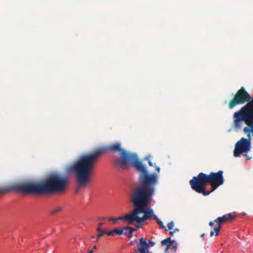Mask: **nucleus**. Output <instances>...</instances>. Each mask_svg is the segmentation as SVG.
Instances as JSON below:
<instances>
[{"mask_svg":"<svg viewBox=\"0 0 253 253\" xmlns=\"http://www.w3.org/2000/svg\"><path fill=\"white\" fill-rule=\"evenodd\" d=\"M191 188L197 192H202L204 187L208 184L206 174L200 173L197 176L193 177L189 181Z\"/></svg>","mask_w":253,"mask_h":253,"instance_id":"obj_6","label":"nucleus"},{"mask_svg":"<svg viewBox=\"0 0 253 253\" xmlns=\"http://www.w3.org/2000/svg\"><path fill=\"white\" fill-rule=\"evenodd\" d=\"M139 253L137 251V249H135L134 252L133 253Z\"/></svg>","mask_w":253,"mask_h":253,"instance_id":"obj_26","label":"nucleus"},{"mask_svg":"<svg viewBox=\"0 0 253 253\" xmlns=\"http://www.w3.org/2000/svg\"><path fill=\"white\" fill-rule=\"evenodd\" d=\"M174 226V223L172 221L168 224V228L169 230H171Z\"/></svg>","mask_w":253,"mask_h":253,"instance_id":"obj_20","label":"nucleus"},{"mask_svg":"<svg viewBox=\"0 0 253 253\" xmlns=\"http://www.w3.org/2000/svg\"><path fill=\"white\" fill-rule=\"evenodd\" d=\"M129 215H130V212L125 214L123 216H120L118 218L109 217L108 220L109 221H112L114 223H116L118 220H122L127 222L128 224H132L131 221L127 219V216Z\"/></svg>","mask_w":253,"mask_h":253,"instance_id":"obj_9","label":"nucleus"},{"mask_svg":"<svg viewBox=\"0 0 253 253\" xmlns=\"http://www.w3.org/2000/svg\"><path fill=\"white\" fill-rule=\"evenodd\" d=\"M106 219V218H105V217H103V218H100L99 219Z\"/></svg>","mask_w":253,"mask_h":253,"instance_id":"obj_34","label":"nucleus"},{"mask_svg":"<svg viewBox=\"0 0 253 253\" xmlns=\"http://www.w3.org/2000/svg\"><path fill=\"white\" fill-rule=\"evenodd\" d=\"M121 153L120 158L115 160L118 167L125 169L132 166L139 172V175L148 173L145 166L140 161L135 154L126 152L121 148L120 143H115L106 146L99 147L93 151L81 156L68 170L75 174L78 184L82 186L89 182L93 169L100 156L108 152Z\"/></svg>","mask_w":253,"mask_h":253,"instance_id":"obj_1","label":"nucleus"},{"mask_svg":"<svg viewBox=\"0 0 253 253\" xmlns=\"http://www.w3.org/2000/svg\"><path fill=\"white\" fill-rule=\"evenodd\" d=\"M172 248L174 249V251L176 250V246H173Z\"/></svg>","mask_w":253,"mask_h":253,"instance_id":"obj_30","label":"nucleus"},{"mask_svg":"<svg viewBox=\"0 0 253 253\" xmlns=\"http://www.w3.org/2000/svg\"><path fill=\"white\" fill-rule=\"evenodd\" d=\"M105 234H107L108 236H113L114 234V232H113V229L108 231H106Z\"/></svg>","mask_w":253,"mask_h":253,"instance_id":"obj_21","label":"nucleus"},{"mask_svg":"<svg viewBox=\"0 0 253 253\" xmlns=\"http://www.w3.org/2000/svg\"><path fill=\"white\" fill-rule=\"evenodd\" d=\"M121 230L123 231V234L127 235L128 238H131L132 236V233L135 230V229L128 226H126L121 228Z\"/></svg>","mask_w":253,"mask_h":253,"instance_id":"obj_10","label":"nucleus"},{"mask_svg":"<svg viewBox=\"0 0 253 253\" xmlns=\"http://www.w3.org/2000/svg\"><path fill=\"white\" fill-rule=\"evenodd\" d=\"M15 190H16V189L15 183L7 186L0 187V193Z\"/></svg>","mask_w":253,"mask_h":253,"instance_id":"obj_11","label":"nucleus"},{"mask_svg":"<svg viewBox=\"0 0 253 253\" xmlns=\"http://www.w3.org/2000/svg\"><path fill=\"white\" fill-rule=\"evenodd\" d=\"M99 233H98V234H97L96 235V237L97 238V240L96 241H97L98 240V239L101 237L102 236H103L105 233H106V231H104V230H101L100 231H99Z\"/></svg>","mask_w":253,"mask_h":253,"instance_id":"obj_18","label":"nucleus"},{"mask_svg":"<svg viewBox=\"0 0 253 253\" xmlns=\"http://www.w3.org/2000/svg\"><path fill=\"white\" fill-rule=\"evenodd\" d=\"M148 244H149V245H150L151 246H153L155 243V242L150 240V241H149Z\"/></svg>","mask_w":253,"mask_h":253,"instance_id":"obj_23","label":"nucleus"},{"mask_svg":"<svg viewBox=\"0 0 253 253\" xmlns=\"http://www.w3.org/2000/svg\"><path fill=\"white\" fill-rule=\"evenodd\" d=\"M62 210V208L60 207H57L50 211L51 214H56L58 212L61 211Z\"/></svg>","mask_w":253,"mask_h":253,"instance_id":"obj_16","label":"nucleus"},{"mask_svg":"<svg viewBox=\"0 0 253 253\" xmlns=\"http://www.w3.org/2000/svg\"><path fill=\"white\" fill-rule=\"evenodd\" d=\"M243 107L245 108L246 111L248 112V113L253 119V96L252 97V100L251 102L247 104Z\"/></svg>","mask_w":253,"mask_h":253,"instance_id":"obj_12","label":"nucleus"},{"mask_svg":"<svg viewBox=\"0 0 253 253\" xmlns=\"http://www.w3.org/2000/svg\"><path fill=\"white\" fill-rule=\"evenodd\" d=\"M154 220H156L157 223L159 225V226L162 228L164 229L165 230H167L166 227L164 226L163 224V223L162 221H161L157 217V216H155L154 217Z\"/></svg>","mask_w":253,"mask_h":253,"instance_id":"obj_15","label":"nucleus"},{"mask_svg":"<svg viewBox=\"0 0 253 253\" xmlns=\"http://www.w3.org/2000/svg\"><path fill=\"white\" fill-rule=\"evenodd\" d=\"M250 95L247 92L244 87L237 91L234 97L230 100L228 104V107L231 109L238 105L243 104L246 102L249 101L247 104L251 102Z\"/></svg>","mask_w":253,"mask_h":253,"instance_id":"obj_5","label":"nucleus"},{"mask_svg":"<svg viewBox=\"0 0 253 253\" xmlns=\"http://www.w3.org/2000/svg\"><path fill=\"white\" fill-rule=\"evenodd\" d=\"M174 232H175L174 231H170L169 232V234L170 235V236H173Z\"/></svg>","mask_w":253,"mask_h":253,"instance_id":"obj_25","label":"nucleus"},{"mask_svg":"<svg viewBox=\"0 0 253 253\" xmlns=\"http://www.w3.org/2000/svg\"><path fill=\"white\" fill-rule=\"evenodd\" d=\"M15 183L16 191L24 194H55L62 193L66 190L69 179L66 175L52 173L39 183L22 182Z\"/></svg>","mask_w":253,"mask_h":253,"instance_id":"obj_3","label":"nucleus"},{"mask_svg":"<svg viewBox=\"0 0 253 253\" xmlns=\"http://www.w3.org/2000/svg\"><path fill=\"white\" fill-rule=\"evenodd\" d=\"M204 236V233L202 234L201 236V237L203 238Z\"/></svg>","mask_w":253,"mask_h":253,"instance_id":"obj_32","label":"nucleus"},{"mask_svg":"<svg viewBox=\"0 0 253 253\" xmlns=\"http://www.w3.org/2000/svg\"><path fill=\"white\" fill-rule=\"evenodd\" d=\"M93 253V251L90 250V251H89L87 253Z\"/></svg>","mask_w":253,"mask_h":253,"instance_id":"obj_27","label":"nucleus"},{"mask_svg":"<svg viewBox=\"0 0 253 253\" xmlns=\"http://www.w3.org/2000/svg\"><path fill=\"white\" fill-rule=\"evenodd\" d=\"M151 157V156H149L147 158V159L148 160V164H149V165L150 166H154L155 167V170L157 172V173H159L160 172V169L159 167L156 166L155 164H153L152 162L150 160H149V158Z\"/></svg>","mask_w":253,"mask_h":253,"instance_id":"obj_14","label":"nucleus"},{"mask_svg":"<svg viewBox=\"0 0 253 253\" xmlns=\"http://www.w3.org/2000/svg\"><path fill=\"white\" fill-rule=\"evenodd\" d=\"M172 244V241L170 237L167 238V239L163 240L161 241V244L162 246H166V251L169 249Z\"/></svg>","mask_w":253,"mask_h":253,"instance_id":"obj_13","label":"nucleus"},{"mask_svg":"<svg viewBox=\"0 0 253 253\" xmlns=\"http://www.w3.org/2000/svg\"><path fill=\"white\" fill-rule=\"evenodd\" d=\"M223 173L222 170H219L217 172H211L209 174H206L208 183L211 185L212 190L223 184L224 181Z\"/></svg>","mask_w":253,"mask_h":253,"instance_id":"obj_7","label":"nucleus"},{"mask_svg":"<svg viewBox=\"0 0 253 253\" xmlns=\"http://www.w3.org/2000/svg\"><path fill=\"white\" fill-rule=\"evenodd\" d=\"M123 231L121 229L115 228L113 229V232L114 234H116L117 235H122L123 234Z\"/></svg>","mask_w":253,"mask_h":253,"instance_id":"obj_19","label":"nucleus"},{"mask_svg":"<svg viewBox=\"0 0 253 253\" xmlns=\"http://www.w3.org/2000/svg\"><path fill=\"white\" fill-rule=\"evenodd\" d=\"M158 182L157 173L148 172L139 175L138 184L133 189L130 196L133 209L130 211V215L127 216L132 224L137 223L136 228L141 227L146 220L154 219L156 216L148 206L155 193Z\"/></svg>","mask_w":253,"mask_h":253,"instance_id":"obj_2","label":"nucleus"},{"mask_svg":"<svg viewBox=\"0 0 253 253\" xmlns=\"http://www.w3.org/2000/svg\"><path fill=\"white\" fill-rule=\"evenodd\" d=\"M93 249L96 250L97 249L96 246H94V247H93Z\"/></svg>","mask_w":253,"mask_h":253,"instance_id":"obj_33","label":"nucleus"},{"mask_svg":"<svg viewBox=\"0 0 253 253\" xmlns=\"http://www.w3.org/2000/svg\"><path fill=\"white\" fill-rule=\"evenodd\" d=\"M233 117L235 128H240L242 122H244L247 125V126L244 128L243 132L247 135L248 138H242L235 145L234 156L238 157L242 153H247L251 150V133L253 136V119L244 107L236 112Z\"/></svg>","mask_w":253,"mask_h":253,"instance_id":"obj_4","label":"nucleus"},{"mask_svg":"<svg viewBox=\"0 0 253 253\" xmlns=\"http://www.w3.org/2000/svg\"><path fill=\"white\" fill-rule=\"evenodd\" d=\"M214 221H210L209 222V225L211 226H212L213 225V224H214Z\"/></svg>","mask_w":253,"mask_h":253,"instance_id":"obj_24","label":"nucleus"},{"mask_svg":"<svg viewBox=\"0 0 253 253\" xmlns=\"http://www.w3.org/2000/svg\"><path fill=\"white\" fill-rule=\"evenodd\" d=\"M246 157H247V159H250L251 157H249V156H248L247 155H245Z\"/></svg>","mask_w":253,"mask_h":253,"instance_id":"obj_29","label":"nucleus"},{"mask_svg":"<svg viewBox=\"0 0 253 253\" xmlns=\"http://www.w3.org/2000/svg\"><path fill=\"white\" fill-rule=\"evenodd\" d=\"M90 237H91V239H93V238H95V236L94 235H92V236H91Z\"/></svg>","mask_w":253,"mask_h":253,"instance_id":"obj_31","label":"nucleus"},{"mask_svg":"<svg viewBox=\"0 0 253 253\" xmlns=\"http://www.w3.org/2000/svg\"><path fill=\"white\" fill-rule=\"evenodd\" d=\"M234 218L235 216L232 213L226 214L217 218L214 220V222L217 223L218 225L214 227V231H211L210 236L211 237L214 234L215 236H218L221 227V225L225 222L232 221Z\"/></svg>","mask_w":253,"mask_h":253,"instance_id":"obj_8","label":"nucleus"},{"mask_svg":"<svg viewBox=\"0 0 253 253\" xmlns=\"http://www.w3.org/2000/svg\"><path fill=\"white\" fill-rule=\"evenodd\" d=\"M103 224L104 223L103 222H100L98 224V227L96 229L97 231H100L102 230L101 229V227L103 225Z\"/></svg>","mask_w":253,"mask_h":253,"instance_id":"obj_22","label":"nucleus"},{"mask_svg":"<svg viewBox=\"0 0 253 253\" xmlns=\"http://www.w3.org/2000/svg\"><path fill=\"white\" fill-rule=\"evenodd\" d=\"M174 232H176V231H179V229H178V228H175V229H174Z\"/></svg>","mask_w":253,"mask_h":253,"instance_id":"obj_28","label":"nucleus"},{"mask_svg":"<svg viewBox=\"0 0 253 253\" xmlns=\"http://www.w3.org/2000/svg\"><path fill=\"white\" fill-rule=\"evenodd\" d=\"M214 190H212V188H211V190H208L206 191L205 190V187L203 188V189L202 190V192H197V193H202L204 196H207L209 195L211 192L213 191Z\"/></svg>","mask_w":253,"mask_h":253,"instance_id":"obj_17","label":"nucleus"}]
</instances>
